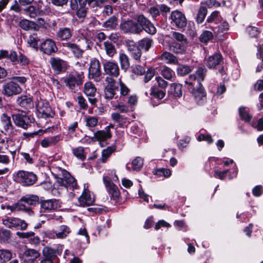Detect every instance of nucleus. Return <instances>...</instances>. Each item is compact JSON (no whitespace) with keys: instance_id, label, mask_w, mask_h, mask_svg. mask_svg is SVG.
Here are the masks:
<instances>
[{"instance_id":"nucleus-1","label":"nucleus","mask_w":263,"mask_h":263,"mask_svg":"<svg viewBox=\"0 0 263 263\" xmlns=\"http://www.w3.org/2000/svg\"><path fill=\"white\" fill-rule=\"evenodd\" d=\"M103 2L104 0H70V6L71 9L77 11L78 17L83 18L87 13V5L94 8Z\"/></svg>"},{"instance_id":"nucleus-2","label":"nucleus","mask_w":263,"mask_h":263,"mask_svg":"<svg viewBox=\"0 0 263 263\" xmlns=\"http://www.w3.org/2000/svg\"><path fill=\"white\" fill-rule=\"evenodd\" d=\"M15 179L24 186H29L35 183L37 176L32 172L19 171L15 175Z\"/></svg>"},{"instance_id":"nucleus-3","label":"nucleus","mask_w":263,"mask_h":263,"mask_svg":"<svg viewBox=\"0 0 263 263\" xmlns=\"http://www.w3.org/2000/svg\"><path fill=\"white\" fill-rule=\"evenodd\" d=\"M60 176H56L57 182L62 186L70 189H75L77 187V183L76 179L71 176V175L66 170H63L61 172V175Z\"/></svg>"},{"instance_id":"nucleus-4","label":"nucleus","mask_w":263,"mask_h":263,"mask_svg":"<svg viewBox=\"0 0 263 263\" xmlns=\"http://www.w3.org/2000/svg\"><path fill=\"white\" fill-rule=\"evenodd\" d=\"M0 130L10 137L16 134V130L12 124L11 117L6 113L3 114L0 117Z\"/></svg>"},{"instance_id":"nucleus-5","label":"nucleus","mask_w":263,"mask_h":263,"mask_svg":"<svg viewBox=\"0 0 263 263\" xmlns=\"http://www.w3.org/2000/svg\"><path fill=\"white\" fill-rule=\"evenodd\" d=\"M207 69L203 67H198L195 73L190 75L185 83L189 86L202 85L201 82L203 81L206 76Z\"/></svg>"},{"instance_id":"nucleus-6","label":"nucleus","mask_w":263,"mask_h":263,"mask_svg":"<svg viewBox=\"0 0 263 263\" xmlns=\"http://www.w3.org/2000/svg\"><path fill=\"white\" fill-rule=\"evenodd\" d=\"M141 27L133 20H122L120 24V30L124 33L139 34Z\"/></svg>"},{"instance_id":"nucleus-7","label":"nucleus","mask_w":263,"mask_h":263,"mask_svg":"<svg viewBox=\"0 0 263 263\" xmlns=\"http://www.w3.org/2000/svg\"><path fill=\"white\" fill-rule=\"evenodd\" d=\"M42 4H43V3L39 4L37 8L33 5H30L24 10L25 14L30 18H34L37 15L46 14L50 12V8L48 5L45 6L42 9Z\"/></svg>"},{"instance_id":"nucleus-8","label":"nucleus","mask_w":263,"mask_h":263,"mask_svg":"<svg viewBox=\"0 0 263 263\" xmlns=\"http://www.w3.org/2000/svg\"><path fill=\"white\" fill-rule=\"evenodd\" d=\"M188 89L193 96L195 101L199 105L205 102L206 100V92L202 85L189 86Z\"/></svg>"},{"instance_id":"nucleus-9","label":"nucleus","mask_w":263,"mask_h":263,"mask_svg":"<svg viewBox=\"0 0 263 263\" xmlns=\"http://www.w3.org/2000/svg\"><path fill=\"white\" fill-rule=\"evenodd\" d=\"M12 120L16 126L23 128L25 129H27L31 126V124L33 121V119L27 116L24 113H20L13 115Z\"/></svg>"},{"instance_id":"nucleus-10","label":"nucleus","mask_w":263,"mask_h":263,"mask_svg":"<svg viewBox=\"0 0 263 263\" xmlns=\"http://www.w3.org/2000/svg\"><path fill=\"white\" fill-rule=\"evenodd\" d=\"M135 19L137 23L142 28L141 31L144 30L146 32L151 34L156 33V28L154 25L143 14L136 15Z\"/></svg>"},{"instance_id":"nucleus-11","label":"nucleus","mask_w":263,"mask_h":263,"mask_svg":"<svg viewBox=\"0 0 263 263\" xmlns=\"http://www.w3.org/2000/svg\"><path fill=\"white\" fill-rule=\"evenodd\" d=\"M22 91V89L18 84L13 81H10L3 85L2 93L7 97H11L20 93Z\"/></svg>"},{"instance_id":"nucleus-12","label":"nucleus","mask_w":263,"mask_h":263,"mask_svg":"<svg viewBox=\"0 0 263 263\" xmlns=\"http://www.w3.org/2000/svg\"><path fill=\"white\" fill-rule=\"evenodd\" d=\"M105 81L106 85L104 89V97L106 99L110 100L112 99L115 95V91L118 89V84L111 77H106Z\"/></svg>"},{"instance_id":"nucleus-13","label":"nucleus","mask_w":263,"mask_h":263,"mask_svg":"<svg viewBox=\"0 0 263 263\" xmlns=\"http://www.w3.org/2000/svg\"><path fill=\"white\" fill-rule=\"evenodd\" d=\"M3 224L6 227L12 229L20 227L22 230H26L28 224L23 220L15 217H7L2 220Z\"/></svg>"},{"instance_id":"nucleus-14","label":"nucleus","mask_w":263,"mask_h":263,"mask_svg":"<svg viewBox=\"0 0 263 263\" xmlns=\"http://www.w3.org/2000/svg\"><path fill=\"white\" fill-rule=\"evenodd\" d=\"M101 71L99 60L96 59H92L89 68V78L94 79L96 82H99L101 80Z\"/></svg>"},{"instance_id":"nucleus-15","label":"nucleus","mask_w":263,"mask_h":263,"mask_svg":"<svg viewBox=\"0 0 263 263\" xmlns=\"http://www.w3.org/2000/svg\"><path fill=\"white\" fill-rule=\"evenodd\" d=\"M103 181L105 188L108 194L110 195L111 199L117 200L120 196V191L116 185H115L108 177L104 176Z\"/></svg>"},{"instance_id":"nucleus-16","label":"nucleus","mask_w":263,"mask_h":263,"mask_svg":"<svg viewBox=\"0 0 263 263\" xmlns=\"http://www.w3.org/2000/svg\"><path fill=\"white\" fill-rule=\"evenodd\" d=\"M49 63L52 69L56 74L65 71L67 67V62L59 58L52 57L50 58Z\"/></svg>"},{"instance_id":"nucleus-17","label":"nucleus","mask_w":263,"mask_h":263,"mask_svg":"<svg viewBox=\"0 0 263 263\" xmlns=\"http://www.w3.org/2000/svg\"><path fill=\"white\" fill-rule=\"evenodd\" d=\"M40 255V253L35 249H27L20 255L21 259L26 263H32Z\"/></svg>"},{"instance_id":"nucleus-18","label":"nucleus","mask_w":263,"mask_h":263,"mask_svg":"<svg viewBox=\"0 0 263 263\" xmlns=\"http://www.w3.org/2000/svg\"><path fill=\"white\" fill-rule=\"evenodd\" d=\"M62 45L66 51L71 52L76 58H80L82 57L83 51L79 45L71 42L63 43Z\"/></svg>"},{"instance_id":"nucleus-19","label":"nucleus","mask_w":263,"mask_h":263,"mask_svg":"<svg viewBox=\"0 0 263 263\" xmlns=\"http://www.w3.org/2000/svg\"><path fill=\"white\" fill-rule=\"evenodd\" d=\"M171 19L178 28L186 26L187 22L185 15L180 11H173L171 15Z\"/></svg>"},{"instance_id":"nucleus-20","label":"nucleus","mask_w":263,"mask_h":263,"mask_svg":"<svg viewBox=\"0 0 263 263\" xmlns=\"http://www.w3.org/2000/svg\"><path fill=\"white\" fill-rule=\"evenodd\" d=\"M105 73L112 77H117L119 74V68L116 62L108 61L103 64Z\"/></svg>"},{"instance_id":"nucleus-21","label":"nucleus","mask_w":263,"mask_h":263,"mask_svg":"<svg viewBox=\"0 0 263 263\" xmlns=\"http://www.w3.org/2000/svg\"><path fill=\"white\" fill-rule=\"evenodd\" d=\"M40 204L42 209L46 212L54 211L60 208L59 200L55 199L42 200Z\"/></svg>"},{"instance_id":"nucleus-22","label":"nucleus","mask_w":263,"mask_h":263,"mask_svg":"<svg viewBox=\"0 0 263 263\" xmlns=\"http://www.w3.org/2000/svg\"><path fill=\"white\" fill-rule=\"evenodd\" d=\"M40 49L44 53L47 54H51L58 50L55 42L50 39H46L42 43Z\"/></svg>"},{"instance_id":"nucleus-23","label":"nucleus","mask_w":263,"mask_h":263,"mask_svg":"<svg viewBox=\"0 0 263 263\" xmlns=\"http://www.w3.org/2000/svg\"><path fill=\"white\" fill-rule=\"evenodd\" d=\"M81 206H89L95 202V198L92 194L85 190L78 199Z\"/></svg>"},{"instance_id":"nucleus-24","label":"nucleus","mask_w":263,"mask_h":263,"mask_svg":"<svg viewBox=\"0 0 263 263\" xmlns=\"http://www.w3.org/2000/svg\"><path fill=\"white\" fill-rule=\"evenodd\" d=\"M97 89L91 82H86L84 85V92L88 96H89V101L91 104H95L97 99L94 98Z\"/></svg>"},{"instance_id":"nucleus-25","label":"nucleus","mask_w":263,"mask_h":263,"mask_svg":"<svg viewBox=\"0 0 263 263\" xmlns=\"http://www.w3.org/2000/svg\"><path fill=\"white\" fill-rule=\"evenodd\" d=\"M222 62V55L220 53H216L209 57L206 60L205 64L210 68H215L217 65H220Z\"/></svg>"},{"instance_id":"nucleus-26","label":"nucleus","mask_w":263,"mask_h":263,"mask_svg":"<svg viewBox=\"0 0 263 263\" xmlns=\"http://www.w3.org/2000/svg\"><path fill=\"white\" fill-rule=\"evenodd\" d=\"M64 82L66 86L73 90L76 86H79L82 84V80L78 76L69 75L68 77L64 79Z\"/></svg>"},{"instance_id":"nucleus-27","label":"nucleus","mask_w":263,"mask_h":263,"mask_svg":"<svg viewBox=\"0 0 263 263\" xmlns=\"http://www.w3.org/2000/svg\"><path fill=\"white\" fill-rule=\"evenodd\" d=\"M36 107L39 112L45 118L52 117L53 115L51 108L48 103L40 102L37 104Z\"/></svg>"},{"instance_id":"nucleus-28","label":"nucleus","mask_w":263,"mask_h":263,"mask_svg":"<svg viewBox=\"0 0 263 263\" xmlns=\"http://www.w3.org/2000/svg\"><path fill=\"white\" fill-rule=\"evenodd\" d=\"M128 50L132 57L137 61H139L141 57V51L140 47L136 45L134 42H130L127 44Z\"/></svg>"},{"instance_id":"nucleus-29","label":"nucleus","mask_w":263,"mask_h":263,"mask_svg":"<svg viewBox=\"0 0 263 263\" xmlns=\"http://www.w3.org/2000/svg\"><path fill=\"white\" fill-rule=\"evenodd\" d=\"M70 232V229L67 226L61 225L55 231V236L57 239H63L66 238Z\"/></svg>"},{"instance_id":"nucleus-30","label":"nucleus","mask_w":263,"mask_h":263,"mask_svg":"<svg viewBox=\"0 0 263 263\" xmlns=\"http://www.w3.org/2000/svg\"><path fill=\"white\" fill-rule=\"evenodd\" d=\"M57 36L60 40H67L72 36V30L67 27L60 28L57 32Z\"/></svg>"},{"instance_id":"nucleus-31","label":"nucleus","mask_w":263,"mask_h":263,"mask_svg":"<svg viewBox=\"0 0 263 263\" xmlns=\"http://www.w3.org/2000/svg\"><path fill=\"white\" fill-rule=\"evenodd\" d=\"M111 134L109 127L106 130H99L94 134L95 138L100 142L104 141L111 137Z\"/></svg>"},{"instance_id":"nucleus-32","label":"nucleus","mask_w":263,"mask_h":263,"mask_svg":"<svg viewBox=\"0 0 263 263\" xmlns=\"http://www.w3.org/2000/svg\"><path fill=\"white\" fill-rule=\"evenodd\" d=\"M182 85L179 83H173L171 85L168 92L175 97L182 96Z\"/></svg>"},{"instance_id":"nucleus-33","label":"nucleus","mask_w":263,"mask_h":263,"mask_svg":"<svg viewBox=\"0 0 263 263\" xmlns=\"http://www.w3.org/2000/svg\"><path fill=\"white\" fill-rule=\"evenodd\" d=\"M16 103L21 106L26 108H30L33 105L32 99L27 96H22L18 98Z\"/></svg>"},{"instance_id":"nucleus-34","label":"nucleus","mask_w":263,"mask_h":263,"mask_svg":"<svg viewBox=\"0 0 263 263\" xmlns=\"http://www.w3.org/2000/svg\"><path fill=\"white\" fill-rule=\"evenodd\" d=\"M118 25V18L113 15L104 22L102 26L107 30L115 29Z\"/></svg>"},{"instance_id":"nucleus-35","label":"nucleus","mask_w":263,"mask_h":263,"mask_svg":"<svg viewBox=\"0 0 263 263\" xmlns=\"http://www.w3.org/2000/svg\"><path fill=\"white\" fill-rule=\"evenodd\" d=\"M60 140L59 136L50 137L42 140L41 144L43 147H47L50 145H54Z\"/></svg>"},{"instance_id":"nucleus-36","label":"nucleus","mask_w":263,"mask_h":263,"mask_svg":"<svg viewBox=\"0 0 263 263\" xmlns=\"http://www.w3.org/2000/svg\"><path fill=\"white\" fill-rule=\"evenodd\" d=\"M20 27L25 30H29L33 29L34 30L37 29L36 24L32 21H29L26 19L21 20L20 22Z\"/></svg>"},{"instance_id":"nucleus-37","label":"nucleus","mask_w":263,"mask_h":263,"mask_svg":"<svg viewBox=\"0 0 263 263\" xmlns=\"http://www.w3.org/2000/svg\"><path fill=\"white\" fill-rule=\"evenodd\" d=\"M170 50L177 54H182L185 51V47L182 43L173 42L170 46Z\"/></svg>"},{"instance_id":"nucleus-38","label":"nucleus","mask_w":263,"mask_h":263,"mask_svg":"<svg viewBox=\"0 0 263 263\" xmlns=\"http://www.w3.org/2000/svg\"><path fill=\"white\" fill-rule=\"evenodd\" d=\"M111 118L115 122L121 126H126L129 123L126 118L120 115L118 113L112 114Z\"/></svg>"},{"instance_id":"nucleus-39","label":"nucleus","mask_w":263,"mask_h":263,"mask_svg":"<svg viewBox=\"0 0 263 263\" xmlns=\"http://www.w3.org/2000/svg\"><path fill=\"white\" fill-rule=\"evenodd\" d=\"M161 59L167 63L177 64L178 60L176 57L170 52H164L161 55Z\"/></svg>"},{"instance_id":"nucleus-40","label":"nucleus","mask_w":263,"mask_h":263,"mask_svg":"<svg viewBox=\"0 0 263 263\" xmlns=\"http://www.w3.org/2000/svg\"><path fill=\"white\" fill-rule=\"evenodd\" d=\"M103 44L107 55L110 57H112L116 53V49L114 45L109 41L104 42Z\"/></svg>"},{"instance_id":"nucleus-41","label":"nucleus","mask_w":263,"mask_h":263,"mask_svg":"<svg viewBox=\"0 0 263 263\" xmlns=\"http://www.w3.org/2000/svg\"><path fill=\"white\" fill-rule=\"evenodd\" d=\"M119 61L122 69L127 70L130 66L129 60L128 57L124 53H120Z\"/></svg>"},{"instance_id":"nucleus-42","label":"nucleus","mask_w":263,"mask_h":263,"mask_svg":"<svg viewBox=\"0 0 263 263\" xmlns=\"http://www.w3.org/2000/svg\"><path fill=\"white\" fill-rule=\"evenodd\" d=\"M12 257L11 251L8 250H0V263H5Z\"/></svg>"},{"instance_id":"nucleus-43","label":"nucleus","mask_w":263,"mask_h":263,"mask_svg":"<svg viewBox=\"0 0 263 263\" xmlns=\"http://www.w3.org/2000/svg\"><path fill=\"white\" fill-rule=\"evenodd\" d=\"M79 41L80 42L79 46L82 49L83 52L85 50L90 49L92 46L91 41L85 37H83Z\"/></svg>"},{"instance_id":"nucleus-44","label":"nucleus","mask_w":263,"mask_h":263,"mask_svg":"<svg viewBox=\"0 0 263 263\" xmlns=\"http://www.w3.org/2000/svg\"><path fill=\"white\" fill-rule=\"evenodd\" d=\"M43 253L44 255L48 258L47 259L50 260L52 261L51 259L56 256L57 251L56 250L50 247H45L43 249Z\"/></svg>"},{"instance_id":"nucleus-45","label":"nucleus","mask_w":263,"mask_h":263,"mask_svg":"<svg viewBox=\"0 0 263 263\" xmlns=\"http://www.w3.org/2000/svg\"><path fill=\"white\" fill-rule=\"evenodd\" d=\"M207 12L208 10L205 7L201 6L200 7L196 16V22L198 24L202 23L204 21Z\"/></svg>"},{"instance_id":"nucleus-46","label":"nucleus","mask_w":263,"mask_h":263,"mask_svg":"<svg viewBox=\"0 0 263 263\" xmlns=\"http://www.w3.org/2000/svg\"><path fill=\"white\" fill-rule=\"evenodd\" d=\"M21 200L29 205H35L39 202V198L37 196L32 195L23 197Z\"/></svg>"},{"instance_id":"nucleus-47","label":"nucleus","mask_w":263,"mask_h":263,"mask_svg":"<svg viewBox=\"0 0 263 263\" xmlns=\"http://www.w3.org/2000/svg\"><path fill=\"white\" fill-rule=\"evenodd\" d=\"M161 75L168 80H172L175 77V72L167 67H164L161 71Z\"/></svg>"},{"instance_id":"nucleus-48","label":"nucleus","mask_w":263,"mask_h":263,"mask_svg":"<svg viewBox=\"0 0 263 263\" xmlns=\"http://www.w3.org/2000/svg\"><path fill=\"white\" fill-rule=\"evenodd\" d=\"M153 42L152 39L145 38L139 42V47L147 51L152 46Z\"/></svg>"},{"instance_id":"nucleus-49","label":"nucleus","mask_w":263,"mask_h":263,"mask_svg":"<svg viewBox=\"0 0 263 263\" xmlns=\"http://www.w3.org/2000/svg\"><path fill=\"white\" fill-rule=\"evenodd\" d=\"M86 126L90 129L96 127L98 123V118L95 117L87 116L85 118Z\"/></svg>"},{"instance_id":"nucleus-50","label":"nucleus","mask_w":263,"mask_h":263,"mask_svg":"<svg viewBox=\"0 0 263 263\" xmlns=\"http://www.w3.org/2000/svg\"><path fill=\"white\" fill-rule=\"evenodd\" d=\"M192 71V68L187 65H180L177 68V72L178 75L184 76Z\"/></svg>"},{"instance_id":"nucleus-51","label":"nucleus","mask_w":263,"mask_h":263,"mask_svg":"<svg viewBox=\"0 0 263 263\" xmlns=\"http://www.w3.org/2000/svg\"><path fill=\"white\" fill-rule=\"evenodd\" d=\"M239 114L242 120L246 122H249L252 118L249 114V110L244 107H240L239 109Z\"/></svg>"},{"instance_id":"nucleus-52","label":"nucleus","mask_w":263,"mask_h":263,"mask_svg":"<svg viewBox=\"0 0 263 263\" xmlns=\"http://www.w3.org/2000/svg\"><path fill=\"white\" fill-rule=\"evenodd\" d=\"M10 231L4 229L0 228V242H5L8 241L11 237Z\"/></svg>"},{"instance_id":"nucleus-53","label":"nucleus","mask_w":263,"mask_h":263,"mask_svg":"<svg viewBox=\"0 0 263 263\" xmlns=\"http://www.w3.org/2000/svg\"><path fill=\"white\" fill-rule=\"evenodd\" d=\"M39 41L40 38L37 36V34L33 33L29 36L27 43L31 47L33 48H37Z\"/></svg>"},{"instance_id":"nucleus-54","label":"nucleus","mask_w":263,"mask_h":263,"mask_svg":"<svg viewBox=\"0 0 263 263\" xmlns=\"http://www.w3.org/2000/svg\"><path fill=\"white\" fill-rule=\"evenodd\" d=\"M222 18L221 16L219 15V12L217 11H215L212 12L211 15L207 18V22L208 23H215V24H218L221 21Z\"/></svg>"},{"instance_id":"nucleus-55","label":"nucleus","mask_w":263,"mask_h":263,"mask_svg":"<svg viewBox=\"0 0 263 263\" xmlns=\"http://www.w3.org/2000/svg\"><path fill=\"white\" fill-rule=\"evenodd\" d=\"M143 164V159L139 157H136L132 162V169L134 171H139Z\"/></svg>"},{"instance_id":"nucleus-56","label":"nucleus","mask_w":263,"mask_h":263,"mask_svg":"<svg viewBox=\"0 0 263 263\" xmlns=\"http://www.w3.org/2000/svg\"><path fill=\"white\" fill-rule=\"evenodd\" d=\"M213 37V33L210 31L206 30L200 35L199 39L201 42L206 43L212 40Z\"/></svg>"},{"instance_id":"nucleus-57","label":"nucleus","mask_w":263,"mask_h":263,"mask_svg":"<svg viewBox=\"0 0 263 263\" xmlns=\"http://www.w3.org/2000/svg\"><path fill=\"white\" fill-rule=\"evenodd\" d=\"M73 155L78 159L83 160L86 156L84 155V149L83 147L80 146L73 149Z\"/></svg>"},{"instance_id":"nucleus-58","label":"nucleus","mask_w":263,"mask_h":263,"mask_svg":"<svg viewBox=\"0 0 263 263\" xmlns=\"http://www.w3.org/2000/svg\"><path fill=\"white\" fill-rule=\"evenodd\" d=\"M113 152V148L110 147L104 149L102 152V161L103 162H105L107 159L110 156Z\"/></svg>"},{"instance_id":"nucleus-59","label":"nucleus","mask_w":263,"mask_h":263,"mask_svg":"<svg viewBox=\"0 0 263 263\" xmlns=\"http://www.w3.org/2000/svg\"><path fill=\"white\" fill-rule=\"evenodd\" d=\"M119 85L121 95L123 96L127 95L130 92V89L120 79L119 80Z\"/></svg>"},{"instance_id":"nucleus-60","label":"nucleus","mask_w":263,"mask_h":263,"mask_svg":"<svg viewBox=\"0 0 263 263\" xmlns=\"http://www.w3.org/2000/svg\"><path fill=\"white\" fill-rule=\"evenodd\" d=\"M17 61L18 63L22 65H28L30 62L29 59L27 57H26L25 55H23L21 53H20L18 55Z\"/></svg>"},{"instance_id":"nucleus-61","label":"nucleus","mask_w":263,"mask_h":263,"mask_svg":"<svg viewBox=\"0 0 263 263\" xmlns=\"http://www.w3.org/2000/svg\"><path fill=\"white\" fill-rule=\"evenodd\" d=\"M172 37L179 42H186V39L184 35L180 32H173Z\"/></svg>"},{"instance_id":"nucleus-62","label":"nucleus","mask_w":263,"mask_h":263,"mask_svg":"<svg viewBox=\"0 0 263 263\" xmlns=\"http://www.w3.org/2000/svg\"><path fill=\"white\" fill-rule=\"evenodd\" d=\"M34 234V233L31 231L28 232H16V235L20 238H27L28 240L30 239V237L33 236Z\"/></svg>"},{"instance_id":"nucleus-63","label":"nucleus","mask_w":263,"mask_h":263,"mask_svg":"<svg viewBox=\"0 0 263 263\" xmlns=\"http://www.w3.org/2000/svg\"><path fill=\"white\" fill-rule=\"evenodd\" d=\"M132 71L133 73L138 74V75H142L145 72V69L140 65H136L132 67Z\"/></svg>"},{"instance_id":"nucleus-64","label":"nucleus","mask_w":263,"mask_h":263,"mask_svg":"<svg viewBox=\"0 0 263 263\" xmlns=\"http://www.w3.org/2000/svg\"><path fill=\"white\" fill-rule=\"evenodd\" d=\"M132 133L135 136H140L142 133V129L137 124H134L131 127Z\"/></svg>"}]
</instances>
